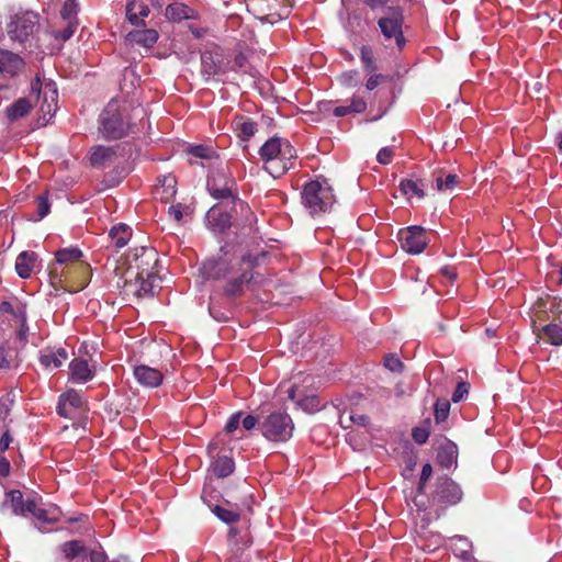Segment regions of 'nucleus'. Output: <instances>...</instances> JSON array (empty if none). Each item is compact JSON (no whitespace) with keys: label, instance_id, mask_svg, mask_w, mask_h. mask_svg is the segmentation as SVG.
<instances>
[{"label":"nucleus","instance_id":"nucleus-1","mask_svg":"<svg viewBox=\"0 0 562 562\" xmlns=\"http://www.w3.org/2000/svg\"><path fill=\"white\" fill-rule=\"evenodd\" d=\"M256 258L244 256L236 262L226 259L207 260L203 263V274L209 280H223L224 295L231 299L239 297L244 294L245 285L254 279L252 269Z\"/></svg>","mask_w":562,"mask_h":562},{"label":"nucleus","instance_id":"nucleus-2","mask_svg":"<svg viewBox=\"0 0 562 562\" xmlns=\"http://www.w3.org/2000/svg\"><path fill=\"white\" fill-rule=\"evenodd\" d=\"M260 159L266 171L273 178H279L294 167L297 155L288 139L269 138L259 149Z\"/></svg>","mask_w":562,"mask_h":562},{"label":"nucleus","instance_id":"nucleus-3","mask_svg":"<svg viewBox=\"0 0 562 562\" xmlns=\"http://www.w3.org/2000/svg\"><path fill=\"white\" fill-rule=\"evenodd\" d=\"M302 204L311 215L329 211L335 203V194L327 180H312L304 184L301 193Z\"/></svg>","mask_w":562,"mask_h":562},{"label":"nucleus","instance_id":"nucleus-4","mask_svg":"<svg viewBox=\"0 0 562 562\" xmlns=\"http://www.w3.org/2000/svg\"><path fill=\"white\" fill-rule=\"evenodd\" d=\"M99 130L106 139H120L131 131V124L125 111L120 110L116 101L108 103L99 117Z\"/></svg>","mask_w":562,"mask_h":562},{"label":"nucleus","instance_id":"nucleus-5","mask_svg":"<svg viewBox=\"0 0 562 562\" xmlns=\"http://www.w3.org/2000/svg\"><path fill=\"white\" fill-rule=\"evenodd\" d=\"M158 252L153 247H136L128 255V267L124 279H135L158 272Z\"/></svg>","mask_w":562,"mask_h":562},{"label":"nucleus","instance_id":"nucleus-6","mask_svg":"<svg viewBox=\"0 0 562 562\" xmlns=\"http://www.w3.org/2000/svg\"><path fill=\"white\" fill-rule=\"evenodd\" d=\"M260 431L269 441L286 442L293 436L294 423L288 413L276 411L260 422Z\"/></svg>","mask_w":562,"mask_h":562},{"label":"nucleus","instance_id":"nucleus-7","mask_svg":"<svg viewBox=\"0 0 562 562\" xmlns=\"http://www.w3.org/2000/svg\"><path fill=\"white\" fill-rule=\"evenodd\" d=\"M40 29V15L32 11L22 12L11 18L8 23V35L10 40L19 43H26Z\"/></svg>","mask_w":562,"mask_h":562},{"label":"nucleus","instance_id":"nucleus-8","mask_svg":"<svg viewBox=\"0 0 562 562\" xmlns=\"http://www.w3.org/2000/svg\"><path fill=\"white\" fill-rule=\"evenodd\" d=\"M461 486L449 476H440L436 481L435 491L431 494V503L442 509L454 506L462 501Z\"/></svg>","mask_w":562,"mask_h":562},{"label":"nucleus","instance_id":"nucleus-9","mask_svg":"<svg viewBox=\"0 0 562 562\" xmlns=\"http://www.w3.org/2000/svg\"><path fill=\"white\" fill-rule=\"evenodd\" d=\"M206 188L216 200H238L236 181L224 170H214L207 178Z\"/></svg>","mask_w":562,"mask_h":562},{"label":"nucleus","instance_id":"nucleus-10","mask_svg":"<svg viewBox=\"0 0 562 562\" xmlns=\"http://www.w3.org/2000/svg\"><path fill=\"white\" fill-rule=\"evenodd\" d=\"M389 16L381 18L378 25L386 40L394 38L397 46L402 48L405 45V38L402 32L403 15L400 8H389Z\"/></svg>","mask_w":562,"mask_h":562},{"label":"nucleus","instance_id":"nucleus-11","mask_svg":"<svg viewBox=\"0 0 562 562\" xmlns=\"http://www.w3.org/2000/svg\"><path fill=\"white\" fill-rule=\"evenodd\" d=\"M398 239L403 250L413 255L423 252L428 245L426 231L422 226H409L401 229Z\"/></svg>","mask_w":562,"mask_h":562},{"label":"nucleus","instance_id":"nucleus-12","mask_svg":"<svg viewBox=\"0 0 562 562\" xmlns=\"http://www.w3.org/2000/svg\"><path fill=\"white\" fill-rule=\"evenodd\" d=\"M31 91L32 94H35L38 101H41L40 112L42 113L43 119L46 120L47 116L50 119L57 110V89L53 85L47 83L42 91V83L37 78L32 83Z\"/></svg>","mask_w":562,"mask_h":562},{"label":"nucleus","instance_id":"nucleus-13","mask_svg":"<svg viewBox=\"0 0 562 562\" xmlns=\"http://www.w3.org/2000/svg\"><path fill=\"white\" fill-rule=\"evenodd\" d=\"M160 278L158 272L150 273V277L145 276L135 279H124L123 288L126 293H133L137 297L153 296L155 289L159 286Z\"/></svg>","mask_w":562,"mask_h":562},{"label":"nucleus","instance_id":"nucleus-14","mask_svg":"<svg viewBox=\"0 0 562 562\" xmlns=\"http://www.w3.org/2000/svg\"><path fill=\"white\" fill-rule=\"evenodd\" d=\"M82 405L80 393L76 390H68L59 396L57 413L63 417L71 418Z\"/></svg>","mask_w":562,"mask_h":562},{"label":"nucleus","instance_id":"nucleus-15","mask_svg":"<svg viewBox=\"0 0 562 562\" xmlns=\"http://www.w3.org/2000/svg\"><path fill=\"white\" fill-rule=\"evenodd\" d=\"M177 193V179L173 175L168 173L160 176L153 190V195L156 200L164 203L171 202Z\"/></svg>","mask_w":562,"mask_h":562},{"label":"nucleus","instance_id":"nucleus-16","mask_svg":"<svg viewBox=\"0 0 562 562\" xmlns=\"http://www.w3.org/2000/svg\"><path fill=\"white\" fill-rule=\"evenodd\" d=\"M94 378V371L88 361L82 358H75L69 362V381L72 383H87Z\"/></svg>","mask_w":562,"mask_h":562},{"label":"nucleus","instance_id":"nucleus-17","mask_svg":"<svg viewBox=\"0 0 562 562\" xmlns=\"http://www.w3.org/2000/svg\"><path fill=\"white\" fill-rule=\"evenodd\" d=\"M4 504H9L14 515L26 516L34 508V498L24 499L20 490H12L5 493Z\"/></svg>","mask_w":562,"mask_h":562},{"label":"nucleus","instance_id":"nucleus-18","mask_svg":"<svg viewBox=\"0 0 562 562\" xmlns=\"http://www.w3.org/2000/svg\"><path fill=\"white\" fill-rule=\"evenodd\" d=\"M134 376L145 387H157L164 380V375L158 369L145 364L134 368Z\"/></svg>","mask_w":562,"mask_h":562},{"label":"nucleus","instance_id":"nucleus-19","mask_svg":"<svg viewBox=\"0 0 562 562\" xmlns=\"http://www.w3.org/2000/svg\"><path fill=\"white\" fill-rule=\"evenodd\" d=\"M24 67L23 59L10 52L0 49V74L8 77H13L20 72Z\"/></svg>","mask_w":562,"mask_h":562},{"label":"nucleus","instance_id":"nucleus-20","mask_svg":"<svg viewBox=\"0 0 562 562\" xmlns=\"http://www.w3.org/2000/svg\"><path fill=\"white\" fill-rule=\"evenodd\" d=\"M68 359V353L64 348L57 350H43L40 353V363L48 370L57 369Z\"/></svg>","mask_w":562,"mask_h":562},{"label":"nucleus","instance_id":"nucleus-21","mask_svg":"<svg viewBox=\"0 0 562 562\" xmlns=\"http://www.w3.org/2000/svg\"><path fill=\"white\" fill-rule=\"evenodd\" d=\"M37 255L34 251H22L15 260V271L22 279H29L32 276Z\"/></svg>","mask_w":562,"mask_h":562},{"label":"nucleus","instance_id":"nucleus-22","mask_svg":"<svg viewBox=\"0 0 562 562\" xmlns=\"http://www.w3.org/2000/svg\"><path fill=\"white\" fill-rule=\"evenodd\" d=\"M232 126L237 136L244 142L249 140L257 132V123L244 115L236 116L232 122Z\"/></svg>","mask_w":562,"mask_h":562},{"label":"nucleus","instance_id":"nucleus-23","mask_svg":"<svg viewBox=\"0 0 562 562\" xmlns=\"http://www.w3.org/2000/svg\"><path fill=\"white\" fill-rule=\"evenodd\" d=\"M206 220L211 227L216 232H224L231 226V216L220 206H212L206 213Z\"/></svg>","mask_w":562,"mask_h":562},{"label":"nucleus","instance_id":"nucleus-24","mask_svg":"<svg viewBox=\"0 0 562 562\" xmlns=\"http://www.w3.org/2000/svg\"><path fill=\"white\" fill-rule=\"evenodd\" d=\"M159 38V34L154 29H144L130 32L127 40L131 43L144 46L146 48L153 47Z\"/></svg>","mask_w":562,"mask_h":562},{"label":"nucleus","instance_id":"nucleus-25","mask_svg":"<svg viewBox=\"0 0 562 562\" xmlns=\"http://www.w3.org/2000/svg\"><path fill=\"white\" fill-rule=\"evenodd\" d=\"M149 12L148 5L143 1L132 0L126 5V18L135 26L144 24L143 19L148 16Z\"/></svg>","mask_w":562,"mask_h":562},{"label":"nucleus","instance_id":"nucleus-26","mask_svg":"<svg viewBox=\"0 0 562 562\" xmlns=\"http://www.w3.org/2000/svg\"><path fill=\"white\" fill-rule=\"evenodd\" d=\"M432 177L435 187L440 192L452 191L460 182L456 173L447 172L443 169L435 171Z\"/></svg>","mask_w":562,"mask_h":562},{"label":"nucleus","instance_id":"nucleus-27","mask_svg":"<svg viewBox=\"0 0 562 562\" xmlns=\"http://www.w3.org/2000/svg\"><path fill=\"white\" fill-rule=\"evenodd\" d=\"M458 448L454 443L448 442L441 446L437 453V462L441 468L450 469L457 465Z\"/></svg>","mask_w":562,"mask_h":562},{"label":"nucleus","instance_id":"nucleus-28","mask_svg":"<svg viewBox=\"0 0 562 562\" xmlns=\"http://www.w3.org/2000/svg\"><path fill=\"white\" fill-rule=\"evenodd\" d=\"M31 108V102L27 99L20 98L7 108L5 114L10 121H15L29 114Z\"/></svg>","mask_w":562,"mask_h":562},{"label":"nucleus","instance_id":"nucleus-29","mask_svg":"<svg viewBox=\"0 0 562 562\" xmlns=\"http://www.w3.org/2000/svg\"><path fill=\"white\" fill-rule=\"evenodd\" d=\"M30 515H32L37 521L43 524H52L58 520V509L57 508H42L38 507L36 502L34 501V508L29 510Z\"/></svg>","mask_w":562,"mask_h":562},{"label":"nucleus","instance_id":"nucleus-30","mask_svg":"<svg viewBox=\"0 0 562 562\" xmlns=\"http://www.w3.org/2000/svg\"><path fill=\"white\" fill-rule=\"evenodd\" d=\"M132 236V231L126 224H117L110 231V237L117 248L124 247Z\"/></svg>","mask_w":562,"mask_h":562},{"label":"nucleus","instance_id":"nucleus-31","mask_svg":"<svg viewBox=\"0 0 562 562\" xmlns=\"http://www.w3.org/2000/svg\"><path fill=\"white\" fill-rule=\"evenodd\" d=\"M541 339L553 346L562 345V327L558 324H548L542 327Z\"/></svg>","mask_w":562,"mask_h":562},{"label":"nucleus","instance_id":"nucleus-32","mask_svg":"<svg viewBox=\"0 0 562 562\" xmlns=\"http://www.w3.org/2000/svg\"><path fill=\"white\" fill-rule=\"evenodd\" d=\"M234 460L227 456L217 458L212 464L213 472L217 477L231 475L234 471Z\"/></svg>","mask_w":562,"mask_h":562},{"label":"nucleus","instance_id":"nucleus-33","mask_svg":"<svg viewBox=\"0 0 562 562\" xmlns=\"http://www.w3.org/2000/svg\"><path fill=\"white\" fill-rule=\"evenodd\" d=\"M191 9L183 3H172L166 8V16L175 22L191 18Z\"/></svg>","mask_w":562,"mask_h":562},{"label":"nucleus","instance_id":"nucleus-34","mask_svg":"<svg viewBox=\"0 0 562 562\" xmlns=\"http://www.w3.org/2000/svg\"><path fill=\"white\" fill-rule=\"evenodd\" d=\"M400 190L407 198L417 196L422 199L425 195L423 184L412 179H403L400 182Z\"/></svg>","mask_w":562,"mask_h":562},{"label":"nucleus","instance_id":"nucleus-35","mask_svg":"<svg viewBox=\"0 0 562 562\" xmlns=\"http://www.w3.org/2000/svg\"><path fill=\"white\" fill-rule=\"evenodd\" d=\"M202 72L207 76H216L224 72V69L212 54H204L202 55Z\"/></svg>","mask_w":562,"mask_h":562},{"label":"nucleus","instance_id":"nucleus-36","mask_svg":"<svg viewBox=\"0 0 562 562\" xmlns=\"http://www.w3.org/2000/svg\"><path fill=\"white\" fill-rule=\"evenodd\" d=\"M113 155L114 150L111 147L97 146L90 155V162L93 167H99L110 160Z\"/></svg>","mask_w":562,"mask_h":562},{"label":"nucleus","instance_id":"nucleus-37","mask_svg":"<svg viewBox=\"0 0 562 562\" xmlns=\"http://www.w3.org/2000/svg\"><path fill=\"white\" fill-rule=\"evenodd\" d=\"M56 261L60 265L78 261L82 257V251L78 247L59 249L56 255Z\"/></svg>","mask_w":562,"mask_h":562},{"label":"nucleus","instance_id":"nucleus-38","mask_svg":"<svg viewBox=\"0 0 562 562\" xmlns=\"http://www.w3.org/2000/svg\"><path fill=\"white\" fill-rule=\"evenodd\" d=\"M63 26L59 29H54L50 34L55 40L60 42L68 41L77 31L79 26V22H61Z\"/></svg>","mask_w":562,"mask_h":562},{"label":"nucleus","instance_id":"nucleus-39","mask_svg":"<svg viewBox=\"0 0 562 562\" xmlns=\"http://www.w3.org/2000/svg\"><path fill=\"white\" fill-rule=\"evenodd\" d=\"M79 5L76 0H66L60 10V22H79Z\"/></svg>","mask_w":562,"mask_h":562},{"label":"nucleus","instance_id":"nucleus-40","mask_svg":"<svg viewBox=\"0 0 562 562\" xmlns=\"http://www.w3.org/2000/svg\"><path fill=\"white\" fill-rule=\"evenodd\" d=\"M360 60L362 66L368 74H372L376 70V63L373 56V50L370 46L363 45L360 49Z\"/></svg>","mask_w":562,"mask_h":562},{"label":"nucleus","instance_id":"nucleus-41","mask_svg":"<svg viewBox=\"0 0 562 562\" xmlns=\"http://www.w3.org/2000/svg\"><path fill=\"white\" fill-rule=\"evenodd\" d=\"M61 551L66 559L72 560L85 552V547L78 540H70L61 546Z\"/></svg>","mask_w":562,"mask_h":562},{"label":"nucleus","instance_id":"nucleus-42","mask_svg":"<svg viewBox=\"0 0 562 562\" xmlns=\"http://www.w3.org/2000/svg\"><path fill=\"white\" fill-rule=\"evenodd\" d=\"M212 512L215 516L226 524H233L239 520V513L232 509H226L222 506H215Z\"/></svg>","mask_w":562,"mask_h":562},{"label":"nucleus","instance_id":"nucleus-43","mask_svg":"<svg viewBox=\"0 0 562 562\" xmlns=\"http://www.w3.org/2000/svg\"><path fill=\"white\" fill-rule=\"evenodd\" d=\"M189 153L201 159H212L216 156V153L212 147L204 145L191 146Z\"/></svg>","mask_w":562,"mask_h":562},{"label":"nucleus","instance_id":"nucleus-44","mask_svg":"<svg viewBox=\"0 0 562 562\" xmlns=\"http://www.w3.org/2000/svg\"><path fill=\"white\" fill-rule=\"evenodd\" d=\"M449 411H450V404L448 401H437L436 404H435V419L436 422L440 423V422H443L448 415H449Z\"/></svg>","mask_w":562,"mask_h":562},{"label":"nucleus","instance_id":"nucleus-45","mask_svg":"<svg viewBox=\"0 0 562 562\" xmlns=\"http://www.w3.org/2000/svg\"><path fill=\"white\" fill-rule=\"evenodd\" d=\"M431 475H432V467H431V464L430 463L424 464L423 469H422V473H420L419 483H418V486H417V493L419 495L425 493L426 482L431 477Z\"/></svg>","mask_w":562,"mask_h":562},{"label":"nucleus","instance_id":"nucleus-46","mask_svg":"<svg viewBox=\"0 0 562 562\" xmlns=\"http://www.w3.org/2000/svg\"><path fill=\"white\" fill-rule=\"evenodd\" d=\"M384 367L390 370L391 372H396V373H400L402 372L403 370V363L402 361L400 360V358L396 356V355H387L385 358H384V362H383Z\"/></svg>","mask_w":562,"mask_h":562},{"label":"nucleus","instance_id":"nucleus-47","mask_svg":"<svg viewBox=\"0 0 562 562\" xmlns=\"http://www.w3.org/2000/svg\"><path fill=\"white\" fill-rule=\"evenodd\" d=\"M339 80L346 87H356L359 83V72L357 70L345 71L340 75Z\"/></svg>","mask_w":562,"mask_h":562},{"label":"nucleus","instance_id":"nucleus-48","mask_svg":"<svg viewBox=\"0 0 562 562\" xmlns=\"http://www.w3.org/2000/svg\"><path fill=\"white\" fill-rule=\"evenodd\" d=\"M352 114L363 113L367 110V102L362 97L353 95L349 104Z\"/></svg>","mask_w":562,"mask_h":562},{"label":"nucleus","instance_id":"nucleus-49","mask_svg":"<svg viewBox=\"0 0 562 562\" xmlns=\"http://www.w3.org/2000/svg\"><path fill=\"white\" fill-rule=\"evenodd\" d=\"M243 417L241 412H236L232 414L225 425V431L227 434H233L236 431L240 425V418Z\"/></svg>","mask_w":562,"mask_h":562},{"label":"nucleus","instance_id":"nucleus-50","mask_svg":"<svg viewBox=\"0 0 562 562\" xmlns=\"http://www.w3.org/2000/svg\"><path fill=\"white\" fill-rule=\"evenodd\" d=\"M36 209H37L38 220L44 218L49 213L50 204L46 196L41 195L37 198Z\"/></svg>","mask_w":562,"mask_h":562},{"label":"nucleus","instance_id":"nucleus-51","mask_svg":"<svg viewBox=\"0 0 562 562\" xmlns=\"http://www.w3.org/2000/svg\"><path fill=\"white\" fill-rule=\"evenodd\" d=\"M394 156V149L392 147H383L376 155V160L381 165H389Z\"/></svg>","mask_w":562,"mask_h":562},{"label":"nucleus","instance_id":"nucleus-52","mask_svg":"<svg viewBox=\"0 0 562 562\" xmlns=\"http://www.w3.org/2000/svg\"><path fill=\"white\" fill-rule=\"evenodd\" d=\"M469 393V384L465 382H459L453 394H452V401L454 403H458L462 401Z\"/></svg>","mask_w":562,"mask_h":562},{"label":"nucleus","instance_id":"nucleus-53","mask_svg":"<svg viewBox=\"0 0 562 562\" xmlns=\"http://www.w3.org/2000/svg\"><path fill=\"white\" fill-rule=\"evenodd\" d=\"M414 441L418 445L425 443L429 438V431L423 427H416L412 431Z\"/></svg>","mask_w":562,"mask_h":562},{"label":"nucleus","instance_id":"nucleus-54","mask_svg":"<svg viewBox=\"0 0 562 562\" xmlns=\"http://www.w3.org/2000/svg\"><path fill=\"white\" fill-rule=\"evenodd\" d=\"M240 424H241L243 428L247 431L255 429L258 425L260 426L258 418L250 414L246 415L245 417H241Z\"/></svg>","mask_w":562,"mask_h":562},{"label":"nucleus","instance_id":"nucleus-55","mask_svg":"<svg viewBox=\"0 0 562 562\" xmlns=\"http://www.w3.org/2000/svg\"><path fill=\"white\" fill-rule=\"evenodd\" d=\"M384 78L385 77L381 74H372L367 80L366 88L369 91L374 90L380 85V81Z\"/></svg>","mask_w":562,"mask_h":562},{"label":"nucleus","instance_id":"nucleus-56","mask_svg":"<svg viewBox=\"0 0 562 562\" xmlns=\"http://www.w3.org/2000/svg\"><path fill=\"white\" fill-rule=\"evenodd\" d=\"M550 311L558 316L562 323V297H553Z\"/></svg>","mask_w":562,"mask_h":562},{"label":"nucleus","instance_id":"nucleus-57","mask_svg":"<svg viewBox=\"0 0 562 562\" xmlns=\"http://www.w3.org/2000/svg\"><path fill=\"white\" fill-rule=\"evenodd\" d=\"M168 213L170 216H172L175 218V221L180 222L183 217L182 204L178 203V204L171 205L168 210Z\"/></svg>","mask_w":562,"mask_h":562},{"label":"nucleus","instance_id":"nucleus-58","mask_svg":"<svg viewBox=\"0 0 562 562\" xmlns=\"http://www.w3.org/2000/svg\"><path fill=\"white\" fill-rule=\"evenodd\" d=\"M440 273L446 280L450 282H453L457 279V271L453 267L445 266L440 269Z\"/></svg>","mask_w":562,"mask_h":562},{"label":"nucleus","instance_id":"nucleus-59","mask_svg":"<svg viewBox=\"0 0 562 562\" xmlns=\"http://www.w3.org/2000/svg\"><path fill=\"white\" fill-rule=\"evenodd\" d=\"M90 562H106L105 552L102 549L91 551L90 552Z\"/></svg>","mask_w":562,"mask_h":562},{"label":"nucleus","instance_id":"nucleus-60","mask_svg":"<svg viewBox=\"0 0 562 562\" xmlns=\"http://www.w3.org/2000/svg\"><path fill=\"white\" fill-rule=\"evenodd\" d=\"M350 420L359 426H367L369 424V417L364 414H351Z\"/></svg>","mask_w":562,"mask_h":562},{"label":"nucleus","instance_id":"nucleus-61","mask_svg":"<svg viewBox=\"0 0 562 562\" xmlns=\"http://www.w3.org/2000/svg\"><path fill=\"white\" fill-rule=\"evenodd\" d=\"M12 437L9 431L3 432V435L0 438V451L4 452L11 445Z\"/></svg>","mask_w":562,"mask_h":562},{"label":"nucleus","instance_id":"nucleus-62","mask_svg":"<svg viewBox=\"0 0 562 562\" xmlns=\"http://www.w3.org/2000/svg\"><path fill=\"white\" fill-rule=\"evenodd\" d=\"M389 1L390 0H363V2L372 10L385 7Z\"/></svg>","mask_w":562,"mask_h":562},{"label":"nucleus","instance_id":"nucleus-63","mask_svg":"<svg viewBox=\"0 0 562 562\" xmlns=\"http://www.w3.org/2000/svg\"><path fill=\"white\" fill-rule=\"evenodd\" d=\"M334 115L337 116V117H342V116H346L348 114H352V112L350 111V108L349 105H339V106H336L333 111Z\"/></svg>","mask_w":562,"mask_h":562},{"label":"nucleus","instance_id":"nucleus-64","mask_svg":"<svg viewBox=\"0 0 562 562\" xmlns=\"http://www.w3.org/2000/svg\"><path fill=\"white\" fill-rule=\"evenodd\" d=\"M10 472V462L7 458L0 456V475L7 476Z\"/></svg>","mask_w":562,"mask_h":562}]
</instances>
